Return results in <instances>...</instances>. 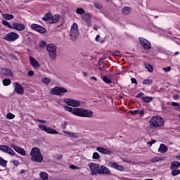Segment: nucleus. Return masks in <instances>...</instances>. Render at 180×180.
I'll return each instance as SVG.
<instances>
[{
    "label": "nucleus",
    "instance_id": "17",
    "mask_svg": "<svg viewBox=\"0 0 180 180\" xmlns=\"http://www.w3.org/2000/svg\"><path fill=\"white\" fill-rule=\"evenodd\" d=\"M11 148H13L18 154H20L23 156L26 155V150H25V149H23L22 148H20L16 145L11 146Z\"/></svg>",
    "mask_w": 180,
    "mask_h": 180
},
{
    "label": "nucleus",
    "instance_id": "32",
    "mask_svg": "<svg viewBox=\"0 0 180 180\" xmlns=\"http://www.w3.org/2000/svg\"><path fill=\"white\" fill-rule=\"evenodd\" d=\"M3 18H4V19H6V20H12V19H13V18H15V16L12 14H4Z\"/></svg>",
    "mask_w": 180,
    "mask_h": 180
},
{
    "label": "nucleus",
    "instance_id": "54",
    "mask_svg": "<svg viewBox=\"0 0 180 180\" xmlns=\"http://www.w3.org/2000/svg\"><path fill=\"white\" fill-rule=\"evenodd\" d=\"M29 77H33L34 75V72L33 70H30L28 72Z\"/></svg>",
    "mask_w": 180,
    "mask_h": 180
},
{
    "label": "nucleus",
    "instance_id": "42",
    "mask_svg": "<svg viewBox=\"0 0 180 180\" xmlns=\"http://www.w3.org/2000/svg\"><path fill=\"white\" fill-rule=\"evenodd\" d=\"M103 154H105L106 155H110V154H112V150H110L109 149L104 148Z\"/></svg>",
    "mask_w": 180,
    "mask_h": 180
},
{
    "label": "nucleus",
    "instance_id": "18",
    "mask_svg": "<svg viewBox=\"0 0 180 180\" xmlns=\"http://www.w3.org/2000/svg\"><path fill=\"white\" fill-rule=\"evenodd\" d=\"M82 19L86 23L89 27L91 26V15L89 13H86L82 15Z\"/></svg>",
    "mask_w": 180,
    "mask_h": 180
},
{
    "label": "nucleus",
    "instance_id": "24",
    "mask_svg": "<svg viewBox=\"0 0 180 180\" xmlns=\"http://www.w3.org/2000/svg\"><path fill=\"white\" fill-rule=\"evenodd\" d=\"M122 15H124L125 16H127V15H130L131 13V8L129 6H125L122 10Z\"/></svg>",
    "mask_w": 180,
    "mask_h": 180
},
{
    "label": "nucleus",
    "instance_id": "58",
    "mask_svg": "<svg viewBox=\"0 0 180 180\" xmlns=\"http://www.w3.org/2000/svg\"><path fill=\"white\" fill-rule=\"evenodd\" d=\"M173 99H174V101H178V99H179V96L177 94L174 95Z\"/></svg>",
    "mask_w": 180,
    "mask_h": 180
},
{
    "label": "nucleus",
    "instance_id": "48",
    "mask_svg": "<svg viewBox=\"0 0 180 180\" xmlns=\"http://www.w3.org/2000/svg\"><path fill=\"white\" fill-rule=\"evenodd\" d=\"M143 96H144V93H139L135 96V98L139 99L140 98H143Z\"/></svg>",
    "mask_w": 180,
    "mask_h": 180
},
{
    "label": "nucleus",
    "instance_id": "23",
    "mask_svg": "<svg viewBox=\"0 0 180 180\" xmlns=\"http://www.w3.org/2000/svg\"><path fill=\"white\" fill-rule=\"evenodd\" d=\"M167 151H168V147L165 146V144L161 143L158 148V152L164 154V153H167Z\"/></svg>",
    "mask_w": 180,
    "mask_h": 180
},
{
    "label": "nucleus",
    "instance_id": "57",
    "mask_svg": "<svg viewBox=\"0 0 180 180\" xmlns=\"http://www.w3.org/2000/svg\"><path fill=\"white\" fill-rule=\"evenodd\" d=\"M155 143H157V141L155 139H153L151 141L148 142V144L151 146L152 144H155Z\"/></svg>",
    "mask_w": 180,
    "mask_h": 180
},
{
    "label": "nucleus",
    "instance_id": "56",
    "mask_svg": "<svg viewBox=\"0 0 180 180\" xmlns=\"http://www.w3.org/2000/svg\"><path fill=\"white\" fill-rule=\"evenodd\" d=\"M68 123L67 122H65L63 124H62V129H65L67 128Z\"/></svg>",
    "mask_w": 180,
    "mask_h": 180
},
{
    "label": "nucleus",
    "instance_id": "38",
    "mask_svg": "<svg viewBox=\"0 0 180 180\" xmlns=\"http://www.w3.org/2000/svg\"><path fill=\"white\" fill-rule=\"evenodd\" d=\"M92 158L93 160H99V158H101V155H99V153H98V152H94L93 153Z\"/></svg>",
    "mask_w": 180,
    "mask_h": 180
},
{
    "label": "nucleus",
    "instance_id": "27",
    "mask_svg": "<svg viewBox=\"0 0 180 180\" xmlns=\"http://www.w3.org/2000/svg\"><path fill=\"white\" fill-rule=\"evenodd\" d=\"M39 176L42 180H49V174L46 173L45 172H41Z\"/></svg>",
    "mask_w": 180,
    "mask_h": 180
},
{
    "label": "nucleus",
    "instance_id": "5",
    "mask_svg": "<svg viewBox=\"0 0 180 180\" xmlns=\"http://www.w3.org/2000/svg\"><path fill=\"white\" fill-rule=\"evenodd\" d=\"M79 35V32L78 31V24L75 22L70 29V39L72 41H75V40L78 39V36Z\"/></svg>",
    "mask_w": 180,
    "mask_h": 180
},
{
    "label": "nucleus",
    "instance_id": "9",
    "mask_svg": "<svg viewBox=\"0 0 180 180\" xmlns=\"http://www.w3.org/2000/svg\"><path fill=\"white\" fill-rule=\"evenodd\" d=\"M38 127L42 130V131H46V133H48V134H58V131L51 127H47L43 124H39Z\"/></svg>",
    "mask_w": 180,
    "mask_h": 180
},
{
    "label": "nucleus",
    "instance_id": "35",
    "mask_svg": "<svg viewBox=\"0 0 180 180\" xmlns=\"http://www.w3.org/2000/svg\"><path fill=\"white\" fill-rule=\"evenodd\" d=\"M102 79H103V81L105 84H112V80H110V79L108 78V76L103 75V76L102 77Z\"/></svg>",
    "mask_w": 180,
    "mask_h": 180
},
{
    "label": "nucleus",
    "instance_id": "22",
    "mask_svg": "<svg viewBox=\"0 0 180 180\" xmlns=\"http://www.w3.org/2000/svg\"><path fill=\"white\" fill-rule=\"evenodd\" d=\"M52 16L53 15L51 12L46 13L42 18V20H44V22H48L49 23H50V22L51 21Z\"/></svg>",
    "mask_w": 180,
    "mask_h": 180
},
{
    "label": "nucleus",
    "instance_id": "34",
    "mask_svg": "<svg viewBox=\"0 0 180 180\" xmlns=\"http://www.w3.org/2000/svg\"><path fill=\"white\" fill-rule=\"evenodd\" d=\"M1 23H2V25H4V26H6L9 29H13V27H12L13 25H11L9 22H8L5 20H2Z\"/></svg>",
    "mask_w": 180,
    "mask_h": 180
},
{
    "label": "nucleus",
    "instance_id": "7",
    "mask_svg": "<svg viewBox=\"0 0 180 180\" xmlns=\"http://www.w3.org/2000/svg\"><path fill=\"white\" fill-rule=\"evenodd\" d=\"M3 39L6 41H15L19 39V34L14 32H9L6 34Z\"/></svg>",
    "mask_w": 180,
    "mask_h": 180
},
{
    "label": "nucleus",
    "instance_id": "14",
    "mask_svg": "<svg viewBox=\"0 0 180 180\" xmlns=\"http://www.w3.org/2000/svg\"><path fill=\"white\" fill-rule=\"evenodd\" d=\"M0 150L7 153V154H10L11 155H15V151H13L11 147L5 145L0 146Z\"/></svg>",
    "mask_w": 180,
    "mask_h": 180
},
{
    "label": "nucleus",
    "instance_id": "53",
    "mask_svg": "<svg viewBox=\"0 0 180 180\" xmlns=\"http://www.w3.org/2000/svg\"><path fill=\"white\" fill-rule=\"evenodd\" d=\"M131 84H135L136 85H137V80L136 79V78H131Z\"/></svg>",
    "mask_w": 180,
    "mask_h": 180
},
{
    "label": "nucleus",
    "instance_id": "13",
    "mask_svg": "<svg viewBox=\"0 0 180 180\" xmlns=\"http://www.w3.org/2000/svg\"><path fill=\"white\" fill-rule=\"evenodd\" d=\"M14 87V91L16 92L18 95H23V94H25V89L20 84L15 82Z\"/></svg>",
    "mask_w": 180,
    "mask_h": 180
},
{
    "label": "nucleus",
    "instance_id": "46",
    "mask_svg": "<svg viewBox=\"0 0 180 180\" xmlns=\"http://www.w3.org/2000/svg\"><path fill=\"white\" fill-rule=\"evenodd\" d=\"M130 113H131V115L134 116L135 115H139V110H131V111H130Z\"/></svg>",
    "mask_w": 180,
    "mask_h": 180
},
{
    "label": "nucleus",
    "instance_id": "1",
    "mask_svg": "<svg viewBox=\"0 0 180 180\" xmlns=\"http://www.w3.org/2000/svg\"><path fill=\"white\" fill-rule=\"evenodd\" d=\"M65 110L72 113L75 116H79V117H92L94 116V112L91 110H85L84 108H72L68 105H64Z\"/></svg>",
    "mask_w": 180,
    "mask_h": 180
},
{
    "label": "nucleus",
    "instance_id": "63",
    "mask_svg": "<svg viewBox=\"0 0 180 180\" xmlns=\"http://www.w3.org/2000/svg\"><path fill=\"white\" fill-rule=\"evenodd\" d=\"M99 39H101V36L100 35H96L95 40L96 41H99Z\"/></svg>",
    "mask_w": 180,
    "mask_h": 180
},
{
    "label": "nucleus",
    "instance_id": "45",
    "mask_svg": "<svg viewBox=\"0 0 180 180\" xmlns=\"http://www.w3.org/2000/svg\"><path fill=\"white\" fill-rule=\"evenodd\" d=\"M118 165H118L117 163H116V162H112V163L110 164L111 168H114L115 169H117Z\"/></svg>",
    "mask_w": 180,
    "mask_h": 180
},
{
    "label": "nucleus",
    "instance_id": "61",
    "mask_svg": "<svg viewBox=\"0 0 180 180\" xmlns=\"http://www.w3.org/2000/svg\"><path fill=\"white\" fill-rule=\"evenodd\" d=\"M119 56H120V52L119 51L114 52V57L115 56L119 57Z\"/></svg>",
    "mask_w": 180,
    "mask_h": 180
},
{
    "label": "nucleus",
    "instance_id": "6",
    "mask_svg": "<svg viewBox=\"0 0 180 180\" xmlns=\"http://www.w3.org/2000/svg\"><path fill=\"white\" fill-rule=\"evenodd\" d=\"M68 90L65 87L55 86L50 90L51 95H56V96H64V94H67Z\"/></svg>",
    "mask_w": 180,
    "mask_h": 180
},
{
    "label": "nucleus",
    "instance_id": "41",
    "mask_svg": "<svg viewBox=\"0 0 180 180\" xmlns=\"http://www.w3.org/2000/svg\"><path fill=\"white\" fill-rule=\"evenodd\" d=\"M6 117L7 119H9V120H12V119H15V115L12 114L11 112H8Z\"/></svg>",
    "mask_w": 180,
    "mask_h": 180
},
{
    "label": "nucleus",
    "instance_id": "8",
    "mask_svg": "<svg viewBox=\"0 0 180 180\" xmlns=\"http://www.w3.org/2000/svg\"><path fill=\"white\" fill-rule=\"evenodd\" d=\"M89 167L91 171V175H96L99 174L101 165L98 163L91 162L89 164Z\"/></svg>",
    "mask_w": 180,
    "mask_h": 180
},
{
    "label": "nucleus",
    "instance_id": "10",
    "mask_svg": "<svg viewBox=\"0 0 180 180\" xmlns=\"http://www.w3.org/2000/svg\"><path fill=\"white\" fill-rule=\"evenodd\" d=\"M139 41L141 46H142L143 49H144V50H150L151 43H150V41H148L143 37H140V38H139Z\"/></svg>",
    "mask_w": 180,
    "mask_h": 180
},
{
    "label": "nucleus",
    "instance_id": "30",
    "mask_svg": "<svg viewBox=\"0 0 180 180\" xmlns=\"http://www.w3.org/2000/svg\"><path fill=\"white\" fill-rule=\"evenodd\" d=\"M2 82L4 86H9V85L12 84V81H11V79H3Z\"/></svg>",
    "mask_w": 180,
    "mask_h": 180
},
{
    "label": "nucleus",
    "instance_id": "49",
    "mask_svg": "<svg viewBox=\"0 0 180 180\" xmlns=\"http://www.w3.org/2000/svg\"><path fill=\"white\" fill-rule=\"evenodd\" d=\"M162 70L163 71H165V72H169V71H171V68L170 66H168L167 68H163Z\"/></svg>",
    "mask_w": 180,
    "mask_h": 180
},
{
    "label": "nucleus",
    "instance_id": "36",
    "mask_svg": "<svg viewBox=\"0 0 180 180\" xmlns=\"http://www.w3.org/2000/svg\"><path fill=\"white\" fill-rule=\"evenodd\" d=\"M76 13H77V15H84L85 13V10L82 8H77L76 9Z\"/></svg>",
    "mask_w": 180,
    "mask_h": 180
},
{
    "label": "nucleus",
    "instance_id": "29",
    "mask_svg": "<svg viewBox=\"0 0 180 180\" xmlns=\"http://www.w3.org/2000/svg\"><path fill=\"white\" fill-rule=\"evenodd\" d=\"M142 84L143 85H151V84H153V79H151L150 77H148L143 81Z\"/></svg>",
    "mask_w": 180,
    "mask_h": 180
},
{
    "label": "nucleus",
    "instance_id": "25",
    "mask_svg": "<svg viewBox=\"0 0 180 180\" xmlns=\"http://www.w3.org/2000/svg\"><path fill=\"white\" fill-rule=\"evenodd\" d=\"M180 167V162L179 161H173L171 163L170 169H178Z\"/></svg>",
    "mask_w": 180,
    "mask_h": 180
},
{
    "label": "nucleus",
    "instance_id": "21",
    "mask_svg": "<svg viewBox=\"0 0 180 180\" xmlns=\"http://www.w3.org/2000/svg\"><path fill=\"white\" fill-rule=\"evenodd\" d=\"M60 19H61V15H60L59 14H55L54 15H52L50 23L51 24L57 23L58 22L60 21Z\"/></svg>",
    "mask_w": 180,
    "mask_h": 180
},
{
    "label": "nucleus",
    "instance_id": "39",
    "mask_svg": "<svg viewBox=\"0 0 180 180\" xmlns=\"http://www.w3.org/2000/svg\"><path fill=\"white\" fill-rule=\"evenodd\" d=\"M50 82L51 80L47 77L42 79V84H44L45 85H49Z\"/></svg>",
    "mask_w": 180,
    "mask_h": 180
},
{
    "label": "nucleus",
    "instance_id": "47",
    "mask_svg": "<svg viewBox=\"0 0 180 180\" xmlns=\"http://www.w3.org/2000/svg\"><path fill=\"white\" fill-rule=\"evenodd\" d=\"M96 150L98 151V153H101V154H103L105 148L103 147H97Z\"/></svg>",
    "mask_w": 180,
    "mask_h": 180
},
{
    "label": "nucleus",
    "instance_id": "60",
    "mask_svg": "<svg viewBox=\"0 0 180 180\" xmlns=\"http://www.w3.org/2000/svg\"><path fill=\"white\" fill-rule=\"evenodd\" d=\"M172 106H179V103L177 102H172Z\"/></svg>",
    "mask_w": 180,
    "mask_h": 180
},
{
    "label": "nucleus",
    "instance_id": "55",
    "mask_svg": "<svg viewBox=\"0 0 180 180\" xmlns=\"http://www.w3.org/2000/svg\"><path fill=\"white\" fill-rule=\"evenodd\" d=\"M13 163L15 165V167H18V165H19V164H20L19 160H13Z\"/></svg>",
    "mask_w": 180,
    "mask_h": 180
},
{
    "label": "nucleus",
    "instance_id": "26",
    "mask_svg": "<svg viewBox=\"0 0 180 180\" xmlns=\"http://www.w3.org/2000/svg\"><path fill=\"white\" fill-rule=\"evenodd\" d=\"M153 99L154 98H153V97H150L148 96L141 98L142 102H144L145 103H150V102H153Z\"/></svg>",
    "mask_w": 180,
    "mask_h": 180
},
{
    "label": "nucleus",
    "instance_id": "15",
    "mask_svg": "<svg viewBox=\"0 0 180 180\" xmlns=\"http://www.w3.org/2000/svg\"><path fill=\"white\" fill-rule=\"evenodd\" d=\"M98 174L100 175H112L110 170H109V169L108 167H106L103 165L101 166Z\"/></svg>",
    "mask_w": 180,
    "mask_h": 180
},
{
    "label": "nucleus",
    "instance_id": "20",
    "mask_svg": "<svg viewBox=\"0 0 180 180\" xmlns=\"http://www.w3.org/2000/svg\"><path fill=\"white\" fill-rule=\"evenodd\" d=\"M1 74L6 75V77H12V70L2 68L0 70Z\"/></svg>",
    "mask_w": 180,
    "mask_h": 180
},
{
    "label": "nucleus",
    "instance_id": "62",
    "mask_svg": "<svg viewBox=\"0 0 180 180\" xmlns=\"http://www.w3.org/2000/svg\"><path fill=\"white\" fill-rule=\"evenodd\" d=\"M139 115L144 116V110H139Z\"/></svg>",
    "mask_w": 180,
    "mask_h": 180
},
{
    "label": "nucleus",
    "instance_id": "40",
    "mask_svg": "<svg viewBox=\"0 0 180 180\" xmlns=\"http://www.w3.org/2000/svg\"><path fill=\"white\" fill-rule=\"evenodd\" d=\"M47 44V42L46 41H41L39 44V46L41 49H44Z\"/></svg>",
    "mask_w": 180,
    "mask_h": 180
},
{
    "label": "nucleus",
    "instance_id": "64",
    "mask_svg": "<svg viewBox=\"0 0 180 180\" xmlns=\"http://www.w3.org/2000/svg\"><path fill=\"white\" fill-rule=\"evenodd\" d=\"M12 58H14L15 60V61H18V57L15 55H12L11 56Z\"/></svg>",
    "mask_w": 180,
    "mask_h": 180
},
{
    "label": "nucleus",
    "instance_id": "52",
    "mask_svg": "<svg viewBox=\"0 0 180 180\" xmlns=\"http://www.w3.org/2000/svg\"><path fill=\"white\" fill-rule=\"evenodd\" d=\"M117 169H118V171H124V167L122 165H118V167H117Z\"/></svg>",
    "mask_w": 180,
    "mask_h": 180
},
{
    "label": "nucleus",
    "instance_id": "33",
    "mask_svg": "<svg viewBox=\"0 0 180 180\" xmlns=\"http://www.w3.org/2000/svg\"><path fill=\"white\" fill-rule=\"evenodd\" d=\"M0 165L1 167H6L8 165V161L4 159L2 157H0Z\"/></svg>",
    "mask_w": 180,
    "mask_h": 180
},
{
    "label": "nucleus",
    "instance_id": "50",
    "mask_svg": "<svg viewBox=\"0 0 180 180\" xmlns=\"http://www.w3.org/2000/svg\"><path fill=\"white\" fill-rule=\"evenodd\" d=\"M63 133L68 134V136H74V133L71 131H63Z\"/></svg>",
    "mask_w": 180,
    "mask_h": 180
},
{
    "label": "nucleus",
    "instance_id": "19",
    "mask_svg": "<svg viewBox=\"0 0 180 180\" xmlns=\"http://www.w3.org/2000/svg\"><path fill=\"white\" fill-rule=\"evenodd\" d=\"M30 64L34 68H40V63L39 62H37V60L36 59H34V58L30 56Z\"/></svg>",
    "mask_w": 180,
    "mask_h": 180
},
{
    "label": "nucleus",
    "instance_id": "51",
    "mask_svg": "<svg viewBox=\"0 0 180 180\" xmlns=\"http://www.w3.org/2000/svg\"><path fill=\"white\" fill-rule=\"evenodd\" d=\"M34 122L37 121V122H38L39 123H47V121L43 120H39V119L36 120V119H34Z\"/></svg>",
    "mask_w": 180,
    "mask_h": 180
},
{
    "label": "nucleus",
    "instance_id": "11",
    "mask_svg": "<svg viewBox=\"0 0 180 180\" xmlns=\"http://www.w3.org/2000/svg\"><path fill=\"white\" fill-rule=\"evenodd\" d=\"M65 102L68 106H73V108H78L81 105V102L78 100H74L72 98H68L65 100Z\"/></svg>",
    "mask_w": 180,
    "mask_h": 180
},
{
    "label": "nucleus",
    "instance_id": "4",
    "mask_svg": "<svg viewBox=\"0 0 180 180\" xmlns=\"http://www.w3.org/2000/svg\"><path fill=\"white\" fill-rule=\"evenodd\" d=\"M46 50L49 51V56L51 60H56L57 58V46L53 44H49L46 45Z\"/></svg>",
    "mask_w": 180,
    "mask_h": 180
},
{
    "label": "nucleus",
    "instance_id": "44",
    "mask_svg": "<svg viewBox=\"0 0 180 180\" xmlns=\"http://www.w3.org/2000/svg\"><path fill=\"white\" fill-rule=\"evenodd\" d=\"M158 161H161V158L158 156L151 159V162H158Z\"/></svg>",
    "mask_w": 180,
    "mask_h": 180
},
{
    "label": "nucleus",
    "instance_id": "43",
    "mask_svg": "<svg viewBox=\"0 0 180 180\" xmlns=\"http://www.w3.org/2000/svg\"><path fill=\"white\" fill-rule=\"evenodd\" d=\"M94 5L95 6V8H96L97 9H102L103 7L101 5L100 3L98 2H94Z\"/></svg>",
    "mask_w": 180,
    "mask_h": 180
},
{
    "label": "nucleus",
    "instance_id": "16",
    "mask_svg": "<svg viewBox=\"0 0 180 180\" xmlns=\"http://www.w3.org/2000/svg\"><path fill=\"white\" fill-rule=\"evenodd\" d=\"M13 29H15V30H18V32H22V30H25V25L22 23L19 22H13Z\"/></svg>",
    "mask_w": 180,
    "mask_h": 180
},
{
    "label": "nucleus",
    "instance_id": "12",
    "mask_svg": "<svg viewBox=\"0 0 180 180\" xmlns=\"http://www.w3.org/2000/svg\"><path fill=\"white\" fill-rule=\"evenodd\" d=\"M30 27L32 30L38 33H46V28L39 24H32Z\"/></svg>",
    "mask_w": 180,
    "mask_h": 180
},
{
    "label": "nucleus",
    "instance_id": "59",
    "mask_svg": "<svg viewBox=\"0 0 180 180\" xmlns=\"http://www.w3.org/2000/svg\"><path fill=\"white\" fill-rule=\"evenodd\" d=\"M70 168H71V169H78V167L74 165H71L70 166Z\"/></svg>",
    "mask_w": 180,
    "mask_h": 180
},
{
    "label": "nucleus",
    "instance_id": "37",
    "mask_svg": "<svg viewBox=\"0 0 180 180\" xmlns=\"http://www.w3.org/2000/svg\"><path fill=\"white\" fill-rule=\"evenodd\" d=\"M171 171H172V175L173 176H176V175H179L180 174V169H171Z\"/></svg>",
    "mask_w": 180,
    "mask_h": 180
},
{
    "label": "nucleus",
    "instance_id": "3",
    "mask_svg": "<svg viewBox=\"0 0 180 180\" xmlns=\"http://www.w3.org/2000/svg\"><path fill=\"white\" fill-rule=\"evenodd\" d=\"M150 124L153 129H160L164 126V118L159 115L154 116L150 119Z\"/></svg>",
    "mask_w": 180,
    "mask_h": 180
},
{
    "label": "nucleus",
    "instance_id": "28",
    "mask_svg": "<svg viewBox=\"0 0 180 180\" xmlns=\"http://www.w3.org/2000/svg\"><path fill=\"white\" fill-rule=\"evenodd\" d=\"M98 66L101 71H105V65L103 64V58H100L98 61Z\"/></svg>",
    "mask_w": 180,
    "mask_h": 180
},
{
    "label": "nucleus",
    "instance_id": "31",
    "mask_svg": "<svg viewBox=\"0 0 180 180\" xmlns=\"http://www.w3.org/2000/svg\"><path fill=\"white\" fill-rule=\"evenodd\" d=\"M145 68L148 71V72H153L154 71V68L149 63H146Z\"/></svg>",
    "mask_w": 180,
    "mask_h": 180
},
{
    "label": "nucleus",
    "instance_id": "2",
    "mask_svg": "<svg viewBox=\"0 0 180 180\" xmlns=\"http://www.w3.org/2000/svg\"><path fill=\"white\" fill-rule=\"evenodd\" d=\"M31 161L33 162H43V155L40 151V148L37 147H34L32 148L30 152Z\"/></svg>",
    "mask_w": 180,
    "mask_h": 180
}]
</instances>
